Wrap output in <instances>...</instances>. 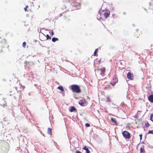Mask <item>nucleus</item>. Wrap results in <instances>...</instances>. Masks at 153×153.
Segmentation results:
<instances>
[{
	"instance_id": "1",
	"label": "nucleus",
	"mask_w": 153,
	"mask_h": 153,
	"mask_svg": "<svg viewBox=\"0 0 153 153\" xmlns=\"http://www.w3.org/2000/svg\"><path fill=\"white\" fill-rule=\"evenodd\" d=\"M8 47L6 40L4 39H1L0 38V52H4L6 48Z\"/></svg>"
},
{
	"instance_id": "2",
	"label": "nucleus",
	"mask_w": 153,
	"mask_h": 153,
	"mask_svg": "<svg viewBox=\"0 0 153 153\" xmlns=\"http://www.w3.org/2000/svg\"><path fill=\"white\" fill-rule=\"evenodd\" d=\"M70 88L72 91L73 92L76 93H80L81 92V89L77 85H73L70 86Z\"/></svg>"
},
{
	"instance_id": "3",
	"label": "nucleus",
	"mask_w": 153,
	"mask_h": 153,
	"mask_svg": "<svg viewBox=\"0 0 153 153\" xmlns=\"http://www.w3.org/2000/svg\"><path fill=\"white\" fill-rule=\"evenodd\" d=\"M123 137L126 139H129L131 137L130 134L126 131H125L122 132Z\"/></svg>"
},
{
	"instance_id": "4",
	"label": "nucleus",
	"mask_w": 153,
	"mask_h": 153,
	"mask_svg": "<svg viewBox=\"0 0 153 153\" xmlns=\"http://www.w3.org/2000/svg\"><path fill=\"white\" fill-rule=\"evenodd\" d=\"M87 102V101H86L85 99H84L80 100L79 103L81 106H85L86 105Z\"/></svg>"
},
{
	"instance_id": "5",
	"label": "nucleus",
	"mask_w": 153,
	"mask_h": 153,
	"mask_svg": "<svg viewBox=\"0 0 153 153\" xmlns=\"http://www.w3.org/2000/svg\"><path fill=\"white\" fill-rule=\"evenodd\" d=\"M133 74L131 73L130 72H128L127 74V77L130 80H133Z\"/></svg>"
},
{
	"instance_id": "6",
	"label": "nucleus",
	"mask_w": 153,
	"mask_h": 153,
	"mask_svg": "<svg viewBox=\"0 0 153 153\" xmlns=\"http://www.w3.org/2000/svg\"><path fill=\"white\" fill-rule=\"evenodd\" d=\"M148 99L150 102L153 103V95L149 96L148 97Z\"/></svg>"
},
{
	"instance_id": "7",
	"label": "nucleus",
	"mask_w": 153,
	"mask_h": 153,
	"mask_svg": "<svg viewBox=\"0 0 153 153\" xmlns=\"http://www.w3.org/2000/svg\"><path fill=\"white\" fill-rule=\"evenodd\" d=\"M100 70L101 72V75H103L104 74L105 71V67H103L100 69Z\"/></svg>"
},
{
	"instance_id": "8",
	"label": "nucleus",
	"mask_w": 153,
	"mask_h": 153,
	"mask_svg": "<svg viewBox=\"0 0 153 153\" xmlns=\"http://www.w3.org/2000/svg\"><path fill=\"white\" fill-rule=\"evenodd\" d=\"M146 152L144 149V146H143L140 148V153H145Z\"/></svg>"
},
{
	"instance_id": "9",
	"label": "nucleus",
	"mask_w": 153,
	"mask_h": 153,
	"mask_svg": "<svg viewBox=\"0 0 153 153\" xmlns=\"http://www.w3.org/2000/svg\"><path fill=\"white\" fill-rule=\"evenodd\" d=\"M134 36L138 38L140 36V32L139 31H136L134 33Z\"/></svg>"
},
{
	"instance_id": "10",
	"label": "nucleus",
	"mask_w": 153,
	"mask_h": 153,
	"mask_svg": "<svg viewBox=\"0 0 153 153\" xmlns=\"http://www.w3.org/2000/svg\"><path fill=\"white\" fill-rule=\"evenodd\" d=\"M118 82V80L116 78H115L114 79V81L113 82H111L110 84L112 85L113 86H114Z\"/></svg>"
},
{
	"instance_id": "11",
	"label": "nucleus",
	"mask_w": 153,
	"mask_h": 153,
	"mask_svg": "<svg viewBox=\"0 0 153 153\" xmlns=\"http://www.w3.org/2000/svg\"><path fill=\"white\" fill-rule=\"evenodd\" d=\"M83 149L85 150L86 151V153H90V152L89 151L88 149L86 146L84 147Z\"/></svg>"
},
{
	"instance_id": "12",
	"label": "nucleus",
	"mask_w": 153,
	"mask_h": 153,
	"mask_svg": "<svg viewBox=\"0 0 153 153\" xmlns=\"http://www.w3.org/2000/svg\"><path fill=\"white\" fill-rule=\"evenodd\" d=\"M110 14V12H105L104 13V16L105 18H107L109 16Z\"/></svg>"
},
{
	"instance_id": "13",
	"label": "nucleus",
	"mask_w": 153,
	"mask_h": 153,
	"mask_svg": "<svg viewBox=\"0 0 153 153\" xmlns=\"http://www.w3.org/2000/svg\"><path fill=\"white\" fill-rule=\"evenodd\" d=\"M76 110V108L74 106H72L71 107L70 109V111L71 112H73Z\"/></svg>"
},
{
	"instance_id": "14",
	"label": "nucleus",
	"mask_w": 153,
	"mask_h": 153,
	"mask_svg": "<svg viewBox=\"0 0 153 153\" xmlns=\"http://www.w3.org/2000/svg\"><path fill=\"white\" fill-rule=\"evenodd\" d=\"M58 38L55 37L53 38L52 39V40L53 42H55L56 41H58Z\"/></svg>"
},
{
	"instance_id": "15",
	"label": "nucleus",
	"mask_w": 153,
	"mask_h": 153,
	"mask_svg": "<svg viewBox=\"0 0 153 153\" xmlns=\"http://www.w3.org/2000/svg\"><path fill=\"white\" fill-rule=\"evenodd\" d=\"M20 88L21 89H22V90L23 91L24 90L25 88V87L24 85H22V84L21 83H19Z\"/></svg>"
},
{
	"instance_id": "16",
	"label": "nucleus",
	"mask_w": 153,
	"mask_h": 153,
	"mask_svg": "<svg viewBox=\"0 0 153 153\" xmlns=\"http://www.w3.org/2000/svg\"><path fill=\"white\" fill-rule=\"evenodd\" d=\"M111 120L112 122L115 123L116 124H118V123H117V122L113 118H111Z\"/></svg>"
},
{
	"instance_id": "17",
	"label": "nucleus",
	"mask_w": 153,
	"mask_h": 153,
	"mask_svg": "<svg viewBox=\"0 0 153 153\" xmlns=\"http://www.w3.org/2000/svg\"><path fill=\"white\" fill-rule=\"evenodd\" d=\"M48 133L49 134L51 135V128H48Z\"/></svg>"
},
{
	"instance_id": "18",
	"label": "nucleus",
	"mask_w": 153,
	"mask_h": 153,
	"mask_svg": "<svg viewBox=\"0 0 153 153\" xmlns=\"http://www.w3.org/2000/svg\"><path fill=\"white\" fill-rule=\"evenodd\" d=\"M111 89V88L110 87V85H108L106 87L104 88V90H105V89Z\"/></svg>"
},
{
	"instance_id": "19",
	"label": "nucleus",
	"mask_w": 153,
	"mask_h": 153,
	"mask_svg": "<svg viewBox=\"0 0 153 153\" xmlns=\"http://www.w3.org/2000/svg\"><path fill=\"white\" fill-rule=\"evenodd\" d=\"M58 88L61 91H63L64 89L62 86H59L58 87Z\"/></svg>"
},
{
	"instance_id": "20",
	"label": "nucleus",
	"mask_w": 153,
	"mask_h": 153,
	"mask_svg": "<svg viewBox=\"0 0 153 153\" xmlns=\"http://www.w3.org/2000/svg\"><path fill=\"white\" fill-rule=\"evenodd\" d=\"M98 49H96L94 52V55L95 56H97L98 54L97 53V52L98 51Z\"/></svg>"
},
{
	"instance_id": "21",
	"label": "nucleus",
	"mask_w": 153,
	"mask_h": 153,
	"mask_svg": "<svg viewBox=\"0 0 153 153\" xmlns=\"http://www.w3.org/2000/svg\"><path fill=\"white\" fill-rule=\"evenodd\" d=\"M149 126L150 124L148 122L145 123V126H146V127H148Z\"/></svg>"
},
{
	"instance_id": "22",
	"label": "nucleus",
	"mask_w": 153,
	"mask_h": 153,
	"mask_svg": "<svg viewBox=\"0 0 153 153\" xmlns=\"http://www.w3.org/2000/svg\"><path fill=\"white\" fill-rule=\"evenodd\" d=\"M150 120L153 122V113L152 114L150 117Z\"/></svg>"
},
{
	"instance_id": "23",
	"label": "nucleus",
	"mask_w": 153,
	"mask_h": 153,
	"mask_svg": "<svg viewBox=\"0 0 153 153\" xmlns=\"http://www.w3.org/2000/svg\"><path fill=\"white\" fill-rule=\"evenodd\" d=\"M106 101L107 102H111L110 99L109 97H107Z\"/></svg>"
},
{
	"instance_id": "24",
	"label": "nucleus",
	"mask_w": 153,
	"mask_h": 153,
	"mask_svg": "<svg viewBox=\"0 0 153 153\" xmlns=\"http://www.w3.org/2000/svg\"><path fill=\"white\" fill-rule=\"evenodd\" d=\"M26 42H24L22 44V46L23 47L25 48L26 45Z\"/></svg>"
},
{
	"instance_id": "25",
	"label": "nucleus",
	"mask_w": 153,
	"mask_h": 153,
	"mask_svg": "<svg viewBox=\"0 0 153 153\" xmlns=\"http://www.w3.org/2000/svg\"><path fill=\"white\" fill-rule=\"evenodd\" d=\"M148 134H153V130H152V131H151V130L149 131L148 132Z\"/></svg>"
},
{
	"instance_id": "26",
	"label": "nucleus",
	"mask_w": 153,
	"mask_h": 153,
	"mask_svg": "<svg viewBox=\"0 0 153 153\" xmlns=\"http://www.w3.org/2000/svg\"><path fill=\"white\" fill-rule=\"evenodd\" d=\"M47 39H51V37H50V36H49V35L47 34Z\"/></svg>"
},
{
	"instance_id": "27",
	"label": "nucleus",
	"mask_w": 153,
	"mask_h": 153,
	"mask_svg": "<svg viewBox=\"0 0 153 153\" xmlns=\"http://www.w3.org/2000/svg\"><path fill=\"white\" fill-rule=\"evenodd\" d=\"M85 126L87 127H89L90 126V125L88 123H86L85 124Z\"/></svg>"
},
{
	"instance_id": "28",
	"label": "nucleus",
	"mask_w": 153,
	"mask_h": 153,
	"mask_svg": "<svg viewBox=\"0 0 153 153\" xmlns=\"http://www.w3.org/2000/svg\"><path fill=\"white\" fill-rule=\"evenodd\" d=\"M28 7V5H27V6L26 7H25V8H24V10H25V11H26H26H27V8Z\"/></svg>"
},
{
	"instance_id": "29",
	"label": "nucleus",
	"mask_w": 153,
	"mask_h": 153,
	"mask_svg": "<svg viewBox=\"0 0 153 153\" xmlns=\"http://www.w3.org/2000/svg\"><path fill=\"white\" fill-rule=\"evenodd\" d=\"M101 62V59H100V60L98 61V63L100 64Z\"/></svg>"
},
{
	"instance_id": "30",
	"label": "nucleus",
	"mask_w": 153,
	"mask_h": 153,
	"mask_svg": "<svg viewBox=\"0 0 153 153\" xmlns=\"http://www.w3.org/2000/svg\"><path fill=\"white\" fill-rule=\"evenodd\" d=\"M139 136L140 137V140H141L142 139V134H140L139 135Z\"/></svg>"
},
{
	"instance_id": "31",
	"label": "nucleus",
	"mask_w": 153,
	"mask_h": 153,
	"mask_svg": "<svg viewBox=\"0 0 153 153\" xmlns=\"http://www.w3.org/2000/svg\"><path fill=\"white\" fill-rule=\"evenodd\" d=\"M15 89H16V90L17 91H18V88H17V87H15ZM22 91H21V90H19V91H20V92H21Z\"/></svg>"
},
{
	"instance_id": "32",
	"label": "nucleus",
	"mask_w": 153,
	"mask_h": 153,
	"mask_svg": "<svg viewBox=\"0 0 153 153\" xmlns=\"http://www.w3.org/2000/svg\"><path fill=\"white\" fill-rule=\"evenodd\" d=\"M75 153H82L79 151H76Z\"/></svg>"
},
{
	"instance_id": "33",
	"label": "nucleus",
	"mask_w": 153,
	"mask_h": 153,
	"mask_svg": "<svg viewBox=\"0 0 153 153\" xmlns=\"http://www.w3.org/2000/svg\"><path fill=\"white\" fill-rule=\"evenodd\" d=\"M53 34H54V33H53V31H52V33H51V35H53Z\"/></svg>"
},
{
	"instance_id": "34",
	"label": "nucleus",
	"mask_w": 153,
	"mask_h": 153,
	"mask_svg": "<svg viewBox=\"0 0 153 153\" xmlns=\"http://www.w3.org/2000/svg\"><path fill=\"white\" fill-rule=\"evenodd\" d=\"M2 141V140H0V143H1V142Z\"/></svg>"
},
{
	"instance_id": "35",
	"label": "nucleus",
	"mask_w": 153,
	"mask_h": 153,
	"mask_svg": "<svg viewBox=\"0 0 153 153\" xmlns=\"http://www.w3.org/2000/svg\"><path fill=\"white\" fill-rule=\"evenodd\" d=\"M6 105L5 104V105H4V106H3V107H4V106H6Z\"/></svg>"
},
{
	"instance_id": "36",
	"label": "nucleus",
	"mask_w": 153,
	"mask_h": 153,
	"mask_svg": "<svg viewBox=\"0 0 153 153\" xmlns=\"http://www.w3.org/2000/svg\"><path fill=\"white\" fill-rule=\"evenodd\" d=\"M140 112V111H138V112Z\"/></svg>"
}]
</instances>
